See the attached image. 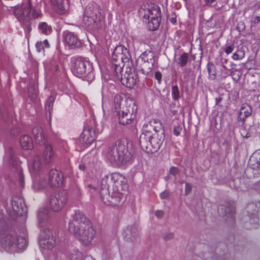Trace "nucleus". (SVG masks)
Listing matches in <instances>:
<instances>
[{"label":"nucleus","instance_id":"f257e3e1","mask_svg":"<svg viewBox=\"0 0 260 260\" xmlns=\"http://www.w3.org/2000/svg\"><path fill=\"white\" fill-rule=\"evenodd\" d=\"M27 245L26 237L17 233L7 230L4 219H0V248L3 250L13 253L24 251Z\"/></svg>","mask_w":260,"mask_h":260},{"label":"nucleus","instance_id":"f03ea898","mask_svg":"<svg viewBox=\"0 0 260 260\" xmlns=\"http://www.w3.org/2000/svg\"><path fill=\"white\" fill-rule=\"evenodd\" d=\"M41 4L38 0H23L20 6L14 10V13L17 20L23 25L25 32L29 33L31 30V16L34 18L41 16Z\"/></svg>","mask_w":260,"mask_h":260},{"label":"nucleus","instance_id":"7ed1b4c3","mask_svg":"<svg viewBox=\"0 0 260 260\" xmlns=\"http://www.w3.org/2000/svg\"><path fill=\"white\" fill-rule=\"evenodd\" d=\"M123 95L116 94L114 99L113 110L118 117L120 124L125 125L131 123L135 119L137 108L132 102L124 99Z\"/></svg>","mask_w":260,"mask_h":260},{"label":"nucleus","instance_id":"20e7f679","mask_svg":"<svg viewBox=\"0 0 260 260\" xmlns=\"http://www.w3.org/2000/svg\"><path fill=\"white\" fill-rule=\"evenodd\" d=\"M127 145L126 141H120L110 147L103 154L107 160L113 165H121L129 161L131 158Z\"/></svg>","mask_w":260,"mask_h":260},{"label":"nucleus","instance_id":"39448f33","mask_svg":"<svg viewBox=\"0 0 260 260\" xmlns=\"http://www.w3.org/2000/svg\"><path fill=\"white\" fill-rule=\"evenodd\" d=\"M103 19L100 7L94 3H90L84 10L82 25L89 30L99 29L104 24Z\"/></svg>","mask_w":260,"mask_h":260},{"label":"nucleus","instance_id":"423d86ee","mask_svg":"<svg viewBox=\"0 0 260 260\" xmlns=\"http://www.w3.org/2000/svg\"><path fill=\"white\" fill-rule=\"evenodd\" d=\"M148 125L152 126V123L144 124L143 128L147 127ZM140 144L141 148L147 153L156 152L160 148L163 142L161 136L157 134H152L149 130L143 129L139 137Z\"/></svg>","mask_w":260,"mask_h":260},{"label":"nucleus","instance_id":"0eeeda50","mask_svg":"<svg viewBox=\"0 0 260 260\" xmlns=\"http://www.w3.org/2000/svg\"><path fill=\"white\" fill-rule=\"evenodd\" d=\"M71 67L73 74L77 77L87 81H91L94 78L92 63L87 58L77 57L73 58Z\"/></svg>","mask_w":260,"mask_h":260},{"label":"nucleus","instance_id":"6e6552de","mask_svg":"<svg viewBox=\"0 0 260 260\" xmlns=\"http://www.w3.org/2000/svg\"><path fill=\"white\" fill-rule=\"evenodd\" d=\"M83 219L85 218H83ZM84 223L85 224L77 228L75 223L70 221L69 222V231L83 245L87 246L91 244L92 241L95 237V231L90 221H85Z\"/></svg>","mask_w":260,"mask_h":260},{"label":"nucleus","instance_id":"1a4fd4ad","mask_svg":"<svg viewBox=\"0 0 260 260\" xmlns=\"http://www.w3.org/2000/svg\"><path fill=\"white\" fill-rule=\"evenodd\" d=\"M131 58L127 48L123 45L117 46L114 49L112 56V63L115 67L116 75L119 77L124 64L128 63Z\"/></svg>","mask_w":260,"mask_h":260},{"label":"nucleus","instance_id":"9d476101","mask_svg":"<svg viewBox=\"0 0 260 260\" xmlns=\"http://www.w3.org/2000/svg\"><path fill=\"white\" fill-rule=\"evenodd\" d=\"M39 245L43 253L51 250L58 243L56 233L46 228L41 232L39 238Z\"/></svg>","mask_w":260,"mask_h":260},{"label":"nucleus","instance_id":"9b49d317","mask_svg":"<svg viewBox=\"0 0 260 260\" xmlns=\"http://www.w3.org/2000/svg\"><path fill=\"white\" fill-rule=\"evenodd\" d=\"M260 209V202L248 203L246 206L247 219L244 224L247 229H257L259 225V218L257 215Z\"/></svg>","mask_w":260,"mask_h":260},{"label":"nucleus","instance_id":"f8f14e48","mask_svg":"<svg viewBox=\"0 0 260 260\" xmlns=\"http://www.w3.org/2000/svg\"><path fill=\"white\" fill-rule=\"evenodd\" d=\"M32 133L35 137L36 142L39 144L41 143L44 145V159L46 163H49L51 160L53 156V152L51 146L48 143L45 136L43 135L41 128L39 127H34L32 130Z\"/></svg>","mask_w":260,"mask_h":260},{"label":"nucleus","instance_id":"ddd939ff","mask_svg":"<svg viewBox=\"0 0 260 260\" xmlns=\"http://www.w3.org/2000/svg\"><path fill=\"white\" fill-rule=\"evenodd\" d=\"M113 183L111 180V174L105 175L101 181L100 194L101 199L103 203L107 205L115 206L117 205L114 203L113 198L110 196L109 187L110 184Z\"/></svg>","mask_w":260,"mask_h":260},{"label":"nucleus","instance_id":"4468645a","mask_svg":"<svg viewBox=\"0 0 260 260\" xmlns=\"http://www.w3.org/2000/svg\"><path fill=\"white\" fill-rule=\"evenodd\" d=\"M11 206L12 211H10L9 213L11 216H25L27 212L26 207L23 199L20 196L13 197L11 200Z\"/></svg>","mask_w":260,"mask_h":260},{"label":"nucleus","instance_id":"2eb2a0df","mask_svg":"<svg viewBox=\"0 0 260 260\" xmlns=\"http://www.w3.org/2000/svg\"><path fill=\"white\" fill-rule=\"evenodd\" d=\"M144 18H146L148 20L149 29L156 30L160 25V11L158 8L148 10L147 13L144 15Z\"/></svg>","mask_w":260,"mask_h":260},{"label":"nucleus","instance_id":"dca6fc26","mask_svg":"<svg viewBox=\"0 0 260 260\" xmlns=\"http://www.w3.org/2000/svg\"><path fill=\"white\" fill-rule=\"evenodd\" d=\"M67 201V196L65 192L55 194L50 199V208L54 212L59 211L64 206Z\"/></svg>","mask_w":260,"mask_h":260},{"label":"nucleus","instance_id":"f3484780","mask_svg":"<svg viewBox=\"0 0 260 260\" xmlns=\"http://www.w3.org/2000/svg\"><path fill=\"white\" fill-rule=\"evenodd\" d=\"M153 54L151 51H145L140 56L139 59L144 61L142 68L140 71L145 75L151 72L153 67Z\"/></svg>","mask_w":260,"mask_h":260},{"label":"nucleus","instance_id":"a211bd4d","mask_svg":"<svg viewBox=\"0 0 260 260\" xmlns=\"http://www.w3.org/2000/svg\"><path fill=\"white\" fill-rule=\"evenodd\" d=\"M111 180L113 181V185L117 188V190L119 192L121 191H126L128 188V185L126 183V179L118 173L111 174Z\"/></svg>","mask_w":260,"mask_h":260},{"label":"nucleus","instance_id":"6ab92c4d","mask_svg":"<svg viewBox=\"0 0 260 260\" xmlns=\"http://www.w3.org/2000/svg\"><path fill=\"white\" fill-rule=\"evenodd\" d=\"M63 176L61 172L52 169L49 172V183L52 187H60L63 185Z\"/></svg>","mask_w":260,"mask_h":260},{"label":"nucleus","instance_id":"aec40b11","mask_svg":"<svg viewBox=\"0 0 260 260\" xmlns=\"http://www.w3.org/2000/svg\"><path fill=\"white\" fill-rule=\"evenodd\" d=\"M120 81L124 86L132 88L136 84V75L130 69L128 71H126L125 74L121 77Z\"/></svg>","mask_w":260,"mask_h":260},{"label":"nucleus","instance_id":"412c9836","mask_svg":"<svg viewBox=\"0 0 260 260\" xmlns=\"http://www.w3.org/2000/svg\"><path fill=\"white\" fill-rule=\"evenodd\" d=\"M62 36L64 43L69 46L77 47L80 46L81 42L74 32L66 30L63 31Z\"/></svg>","mask_w":260,"mask_h":260},{"label":"nucleus","instance_id":"4be33fe9","mask_svg":"<svg viewBox=\"0 0 260 260\" xmlns=\"http://www.w3.org/2000/svg\"><path fill=\"white\" fill-rule=\"evenodd\" d=\"M42 163L39 155H36L28 162V169L31 176L40 174V171L42 167Z\"/></svg>","mask_w":260,"mask_h":260},{"label":"nucleus","instance_id":"5701e85b","mask_svg":"<svg viewBox=\"0 0 260 260\" xmlns=\"http://www.w3.org/2000/svg\"><path fill=\"white\" fill-rule=\"evenodd\" d=\"M72 218H73V220H70V221L73 222L75 224L76 228H80L83 225L85 224L84 222L86 221H90L88 219H87L86 216L84 215L83 213L80 210H75L74 211V213L72 215Z\"/></svg>","mask_w":260,"mask_h":260},{"label":"nucleus","instance_id":"b1692460","mask_svg":"<svg viewBox=\"0 0 260 260\" xmlns=\"http://www.w3.org/2000/svg\"><path fill=\"white\" fill-rule=\"evenodd\" d=\"M50 217V212L47 208H40L38 213V219L39 226L41 227L46 226L48 223Z\"/></svg>","mask_w":260,"mask_h":260},{"label":"nucleus","instance_id":"393cba45","mask_svg":"<svg viewBox=\"0 0 260 260\" xmlns=\"http://www.w3.org/2000/svg\"><path fill=\"white\" fill-rule=\"evenodd\" d=\"M32 179V188L35 191H38L45 187L46 180L41 175L31 176Z\"/></svg>","mask_w":260,"mask_h":260},{"label":"nucleus","instance_id":"a878e982","mask_svg":"<svg viewBox=\"0 0 260 260\" xmlns=\"http://www.w3.org/2000/svg\"><path fill=\"white\" fill-rule=\"evenodd\" d=\"M248 166L253 170H257L260 172V149L256 150L250 156L248 161Z\"/></svg>","mask_w":260,"mask_h":260},{"label":"nucleus","instance_id":"bb28decb","mask_svg":"<svg viewBox=\"0 0 260 260\" xmlns=\"http://www.w3.org/2000/svg\"><path fill=\"white\" fill-rule=\"evenodd\" d=\"M94 132L92 131V128L89 126L85 127L83 133L80 136L82 141L87 144H90L95 139Z\"/></svg>","mask_w":260,"mask_h":260},{"label":"nucleus","instance_id":"cd10ccee","mask_svg":"<svg viewBox=\"0 0 260 260\" xmlns=\"http://www.w3.org/2000/svg\"><path fill=\"white\" fill-rule=\"evenodd\" d=\"M217 211L220 215L233 218L235 214V208L233 205L230 203L228 207H224L223 205H220L217 209Z\"/></svg>","mask_w":260,"mask_h":260},{"label":"nucleus","instance_id":"c85d7f7f","mask_svg":"<svg viewBox=\"0 0 260 260\" xmlns=\"http://www.w3.org/2000/svg\"><path fill=\"white\" fill-rule=\"evenodd\" d=\"M52 5L56 12L59 15H66L68 14V6H65L62 0H51Z\"/></svg>","mask_w":260,"mask_h":260},{"label":"nucleus","instance_id":"c756f323","mask_svg":"<svg viewBox=\"0 0 260 260\" xmlns=\"http://www.w3.org/2000/svg\"><path fill=\"white\" fill-rule=\"evenodd\" d=\"M138 232L135 226H128L123 230L122 235L126 241H133L138 235Z\"/></svg>","mask_w":260,"mask_h":260},{"label":"nucleus","instance_id":"7c9ffc66","mask_svg":"<svg viewBox=\"0 0 260 260\" xmlns=\"http://www.w3.org/2000/svg\"><path fill=\"white\" fill-rule=\"evenodd\" d=\"M20 145L23 150H31L34 147L32 140L27 135H23L20 137Z\"/></svg>","mask_w":260,"mask_h":260},{"label":"nucleus","instance_id":"2f4dec72","mask_svg":"<svg viewBox=\"0 0 260 260\" xmlns=\"http://www.w3.org/2000/svg\"><path fill=\"white\" fill-rule=\"evenodd\" d=\"M251 114V108L248 106H243L240 111L238 120L239 122L244 123L245 119Z\"/></svg>","mask_w":260,"mask_h":260},{"label":"nucleus","instance_id":"473e14b6","mask_svg":"<svg viewBox=\"0 0 260 260\" xmlns=\"http://www.w3.org/2000/svg\"><path fill=\"white\" fill-rule=\"evenodd\" d=\"M39 29L43 34L48 35L52 32V27L45 22H40L38 26Z\"/></svg>","mask_w":260,"mask_h":260},{"label":"nucleus","instance_id":"72a5a7b5","mask_svg":"<svg viewBox=\"0 0 260 260\" xmlns=\"http://www.w3.org/2000/svg\"><path fill=\"white\" fill-rule=\"evenodd\" d=\"M6 154L7 155H9L8 162L10 164V165L13 166H16L17 165V157L15 155L14 151L11 149H9L6 152Z\"/></svg>","mask_w":260,"mask_h":260},{"label":"nucleus","instance_id":"f704fd0d","mask_svg":"<svg viewBox=\"0 0 260 260\" xmlns=\"http://www.w3.org/2000/svg\"><path fill=\"white\" fill-rule=\"evenodd\" d=\"M55 100V97L53 95H50L47 99L45 109L49 114H51V111L52 110L53 103Z\"/></svg>","mask_w":260,"mask_h":260},{"label":"nucleus","instance_id":"c9c22d12","mask_svg":"<svg viewBox=\"0 0 260 260\" xmlns=\"http://www.w3.org/2000/svg\"><path fill=\"white\" fill-rule=\"evenodd\" d=\"M207 70L209 73V78L213 80L215 78L216 72L213 64L209 62L207 64Z\"/></svg>","mask_w":260,"mask_h":260},{"label":"nucleus","instance_id":"e433bc0d","mask_svg":"<svg viewBox=\"0 0 260 260\" xmlns=\"http://www.w3.org/2000/svg\"><path fill=\"white\" fill-rule=\"evenodd\" d=\"M188 59V55L186 53H183L179 58V64L180 67H183L185 66L187 63Z\"/></svg>","mask_w":260,"mask_h":260},{"label":"nucleus","instance_id":"4c0bfd02","mask_svg":"<svg viewBox=\"0 0 260 260\" xmlns=\"http://www.w3.org/2000/svg\"><path fill=\"white\" fill-rule=\"evenodd\" d=\"M172 96L175 101H177L180 98V92L177 85H174L172 88Z\"/></svg>","mask_w":260,"mask_h":260},{"label":"nucleus","instance_id":"58836bf2","mask_svg":"<svg viewBox=\"0 0 260 260\" xmlns=\"http://www.w3.org/2000/svg\"><path fill=\"white\" fill-rule=\"evenodd\" d=\"M245 55L244 51L242 50H238L235 52L232 55V58L234 60H241Z\"/></svg>","mask_w":260,"mask_h":260},{"label":"nucleus","instance_id":"ea45409f","mask_svg":"<svg viewBox=\"0 0 260 260\" xmlns=\"http://www.w3.org/2000/svg\"><path fill=\"white\" fill-rule=\"evenodd\" d=\"M82 257V254L79 251H75L74 253H72L71 255V259L72 260H81Z\"/></svg>","mask_w":260,"mask_h":260},{"label":"nucleus","instance_id":"a19ab883","mask_svg":"<svg viewBox=\"0 0 260 260\" xmlns=\"http://www.w3.org/2000/svg\"><path fill=\"white\" fill-rule=\"evenodd\" d=\"M18 183L20 186H21L22 187H23L24 185V175L21 170L18 171Z\"/></svg>","mask_w":260,"mask_h":260},{"label":"nucleus","instance_id":"79ce46f5","mask_svg":"<svg viewBox=\"0 0 260 260\" xmlns=\"http://www.w3.org/2000/svg\"><path fill=\"white\" fill-rule=\"evenodd\" d=\"M36 48L38 52H41L44 50V47L42 42H37L36 44Z\"/></svg>","mask_w":260,"mask_h":260},{"label":"nucleus","instance_id":"37998d69","mask_svg":"<svg viewBox=\"0 0 260 260\" xmlns=\"http://www.w3.org/2000/svg\"><path fill=\"white\" fill-rule=\"evenodd\" d=\"M235 49L234 44H231L228 46H227L225 49V52L226 54H229L231 53Z\"/></svg>","mask_w":260,"mask_h":260},{"label":"nucleus","instance_id":"c03bdc74","mask_svg":"<svg viewBox=\"0 0 260 260\" xmlns=\"http://www.w3.org/2000/svg\"><path fill=\"white\" fill-rule=\"evenodd\" d=\"M87 187L88 190L91 192L93 193L94 191L98 192L99 189L96 186H93L92 184H89L87 185Z\"/></svg>","mask_w":260,"mask_h":260},{"label":"nucleus","instance_id":"a18cd8bd","mask_svg":"<svg viewBox=\"0 0 260 260\" xmlns=\"http://www.w3.org/2000/svg\"><path fill=\"white\" fill-rule=\"evenodd\" d=\"M182 128L179 126H176L174 127L173 133L174 134L178 136L180 135Z\"/></svg>","mask_w":260,"mask_h":260},{"label":"nucleus","instance_id":"49530a36","mask_svg":"<svg viewBox=\"0 0 260 260\" xmlns=\"http://www.w3.org/2000/svg\"><path fill=\"white\" fill-rule=\"evenodd\" d=\"M178 169L176 167H172L170 169V173L174 176H176L178 174Z\"/></svg>","mask_w":260,"mask_h":260},{"label":"nucleus","instance_id":"de8ad7c7","mask_svg":"<svg viewBox=\"0 0 260 260\" xmlns=\"http://www.w3.org/2000/svg\"><path fill=\"white\" fill-rule=\"evenodd\" d=\"M169 192L167 190L164 191L160 193V198L161 199H167L169 197Z\"/></svg>","mask_w":260,"mask_h":260},{"label":"nucleus","instance_id":"09e8293b","mask_svg":"<svg viewBox=\"0 0 260 260\" xmlns=\"http://www.w3.org/2000/svg\"><path fill=\"white\" fill-rule=\"evenodd\" d=\"M155 79L158 81V83H160L161 79V74L160 72L157 71L155 73L154 75Z\"/></svg>","mask_w":260,"mask_h":260},{"label":"nucleus","instance_id":"8fccbe9b","mask_svg":"<svg viewBox=\"0 0 260 260\" xmlns=\"http://www.w3.org/2000/svg\"><path fill=\"white\" fill-rule=\"evenodd\" d=\"M191 186L190 184L188 183H186L185 184V193L186 194H188L189 192L191 190Z\"/></svg>","mask_w":260,"mask_h":260},{"label":"nucleus","instance_id":"3c124183","mask_svg":"<svg viewBox=\"0 0 260 260\" xmlns=\"http://www.w3.org/2000/svg\"><path fill=\"white\" fill-rule=\"evenodd\" d=\"M155 214L157 217L161 218L164 216V212L161 210H157L155 212Z\"/></svg>","mask_w":260,"mask_h":260},{"label":"nucleus","instance_id":"603ef678","mask_svg":"<svg viewBox=\"0 0 260 260\" xmlns=\"http://www.w3.org/2000/svg\"><path fill=\"white\" fill-rule=\"evenodd\" d=\"M216 0H205V2L206 5L208 6H212V4L215 3Z\"/></svg>","mask_w":260,"mask_h":260},{"label":"nucleus","instance_id":"864d4df0","mask_svg":"<svg viewBox=\"0 0 260 260\" xmlns=\"http://www.w3.org/2000/svg\"><path fill=\"white\" fill-rule=\"evenodd\" d=\"M44 48H48L49 47V44L47 40H45L42 42Z\"/></svg>","mask_w":260,"mask_h":260},{"label":"nucleus","instance_id":"5fc2aeb1","mask_svg":"<svg viewBox=\"0 0 260 260\" xmlns=\"http://www.w3.org/2000/svg\"><path fill=\"white\" fill-rule=\"evenodd\" d=\"M79 168L80 170H82V171H84L85 170V166L84 165H80L79 166Z\"/></svg>","mask_w":260,"mask_h":260},{"label":"nucleus","instance_id":"6e6d98bb","mask_svg":"<svg viewBox=\"0 0 260 260\" xmlns=\"http://www.w3.org/2000/svg\"><path fill=\"white\" fill-rule=\"evenodd\" d=\"M254 21L256 23L260 22V15L256 17Z\"/></svg>","mask_w":260,"mask_h":260},{"label":"nucleus","instance_id":"4d7b16f0","mask_svg":"<svg viewBox=\"0 0 260 260\" xmlns=\"http://www.w3.org/2000/svg\"><path fill=\"white\" fill-rule=\"evenodd\" d=\"M221 101V98H216L215 99V104L216 105H218Z\"/></svg>","mask_w":260,"mask_h":260},{"label":"nucleus","instance_id":"13d9d810","mask_svg":"<svg viewBox=\"0 0 260 260\" xmlns=\"http://www.w3.org/2000/svg\"><path fill=\"white\" fill-rule=\"evenodd\" d=\"M173 235L172 233H170L167 237H166V239H171L173 237Z\"/></svg>","mask_w":260,"mask_h":260},{"label":"nucleus","instance_id":"bf43d9fd","mask_svg":"<svg viewBox=\"0 0 260 260\" xmlns=\"http://www.w3.org/2000/svg\"><path fill=\"white\" fill-rule=\"evenodd\" d=\"M222 67L224 70H228L227 68H226V67H225V66L223 62H222Z\"/></svg>","mask_w":260,"mask_h":260},{"label":"nucleus","instance_id":"052dcab7","mask_svg":"<svg viewBox=\"0 0 260 260\" xmlns=\"http://www.w3.org/2000/svg\"><path fill=\"white\" fill-rule=\"evenodd\" d=\"M171 21V22L172 23H175V20L174 18H172Z\"/></svg>","mask_w":260,"mask_h":260},{"label":"nucleus","instance_id":"680f3d73","mask_svg":"<svg viewBox=\"0 0 260 260\" xmlns=\"http://www.w3.org/2000/svg\"><path fill=\"white\" fill-rule=\"evenodd\" d=\"M249 136H249V134H248V133H247V134L245 135V136H244V137H245V138H248Z\"/></svg>","mask_w":260,"mask_h":260},{"label":"nucleus","instance_id":"e2e57ef3","mask_svg":"<svg viewBox=\"0 0 260 260\" xmlns=\"http://www.w3.org/2000/svg\"><path fill=\"white\" fill-rule=\"evenodd\" d=\"M11 134L12 135H15V133L14 132V130H13V131H11Z\"/></svg>","mask_w":260,"mask_h":260},{"label":"nucleus","instance_id":"0e129e2a","mask_svg":"<svg viewBox=\"0 0 260 260\" xmlns=\"http://www.w3.org/2000/svg\"><path fill=\"white\" fill-rule=\"evenodd\" d=\"M102 108H103V112L105 113V108H104V105H103V106H102Z\"/></svg>","mask_w":260,"mask_h":260},{"label":"nucleus","instance_id":"69168bd1","mask_svg":"<svg viewBox=\"0 0 260 260\" xmlns=\"http://www.w3.org/2000/svg\"><path fill=\"white\" fill-rule=\"evenodd\" d=\"M55 70H57L59 67H58V66L56 65V66H55Z\"/></svg>","mask_w":260,"mask_h":260},{"label":"nucleus","instance_id":"338daca9","mask_svg":"<svg viewBox=\"0 0 260 260\" xmlns=\"http://www.w3.org/2000/svg\"><path fill=\"white\" fill-rule=\"evenodd\" d=\"M153 129H154V130L155 131H157V130H156V126L154 127Z\"/></svg>","mask_w":260,"mask_h":260},{"label":"nucleus","instance_id":"774afa93","mask_svg":"<svg viewBox=\"0 0 260 260\" xmlns=\"http://www.w3.org/2000/svg\"><path fill=\"white\" fill-rule=\"evenodd\" d=\"M227 61H228V60H227V59H225V60H224V62H223V63H224L226 62H227Z\"/></svg>","mask_w":260,"mask_h":260}]
</instances>
